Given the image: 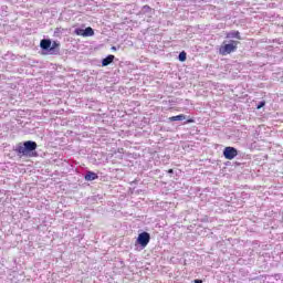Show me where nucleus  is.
Wrapping results in <instances>:
<instances>
[{
  "instance_id": "f257e3e1",
  "label": "nucleus",
  "mask_w": 283,
  "mask_h": 283,
  "mask_svg": "<svg viewBox=\"0 0 283 283\" xmlns=\"http://www.w3.org/2000/svg\"><path fill=\"white\" fill-rule=\"evenodd\" d=\"M238 45H240V41H223L221 46L219 48V54H221V56H227V54H233V52L238 51Z\"/></svg>"
},
{
  "instance_id": "f03ea898",
  "label": "nucleus",
  "mask_w": 283,
  "mask_h": 283,
  "mask_svg": "<svg viewBox=\"0 0 283 283\" xmlns=\"http://www.w3.org/2000/svg\"><path fill=\"white\" fill-rule=\"evenodd\" d=\"M36 147V142L28 140L23 144H18L14 151L18 156H28L30 151H35Z\"/></svg>"
},
{
  "instance_id": "7ed1b4c3",
  "label": "nucleus",
  "mask_w": 283,
  "mask_h": 283,
  "mask_svg": "<svg viewBox=\"0 0 283 283\" xmlns=\"http://www.w3.org/2000/svg\"><path fill=\"white\" fill-rule=\"evenodd\" d=\"M151 240V235L148 232H142L138 234L137 238V244H140L143 249L149 244V241Z\"/></svg>"
},
{
  "instance_id": "20e7f679",
  "label": "nucleus",
  "mask_w": 283,
  "mask_h": 283,
  "mask_svg": "<svg viewBox=\"0 0 283 283\" xmlns=\"http://www.w3.org/2000/svg\"><path fill=\"white\" fill-rule=\"evenodd\" d=\"M223 156L226 160H233L238 156V149L235 147L227 146L223 149Z\"/></svg>"
},
{
  "instance_id": "39448f33",
  "label": "nucleus",
  "mask_w": 283,
  "mask_h": 283,
  "mask_svg": "<svg viewBox=\"0 0 283 283\" xmlns=\"http://www.w3.org/2000/svg\"><path fill=\"white\" fill-rule=\"evenodd\" d=\"M74 34L76 36H94V29L92 27H87L86 29H75Z\"/></svg>"
},
{
  "instance_id": "423d86ee",
  "label": "nucleus",
  "mask_w": 283,
  "mask_h": 283,
  "mask_svg": "<svg viewBox=\"0 0 283 283\" xmlns=\"http://www.w3.org/2000/svg\"><path fill=\"white\" fill-rule=\"evenodd\" d=\"M40 48L42 50H50V48H52V40L50 39H43L40 42Z\"/></svg>"
},
{
  "instance_id": "0eeeda50",
  "label": "nucleus",
  "mask_w": 283,
  "mask_h": 283,
  "mask_svg": "<svg viewBox=\"0 0 283 283\" xmlns=\"http://www.w3.org/2000/svg\"><path fill=\"white\" fill-rule=\"evenodd\" d=\"M59 48H61V43L53 41L51 42L50 52L51 54H59Z\"/></svg>"
},
{
  "instance_id": "6e6552de",
  "label": "nucleus",
  "mask_w": 283,
  "mask_h": 283,
  "mask_svg": "<svg viewBox=\"0 0 283 283\" xmlns=\"http://www.w3.org/2000/svg\"><path fill=\"white\" fill-rule=\"evenodd\" d=\"M226 39H238V41H242V35H240V31H232L227 33Z\"/></svg>"
},
{
  "instance_id": "1a4fd4ad",
  "label": "nucleus",
  "mask_w": 283,
  "mask_h": 283,
  "mask_svg": "<svg viewBox=\"0 0 283 283\" xmlns=\"http://www.w3.org/2000/svg\"><path fill=\"white\" fill-rule=\"evenodd\" d=\"M84 179L87 181L98 180V175L94 171H87Z\"/></svg>"
},
{
  "instance_id": "9d476101",
  "label": "nucleus",
  "mask_w": 283,
  "mask_h": 283,
  "mask_svg": "<svg viewBox=\"0 0 283 283\" xmlns=\"http://www.w3.org/2000/svg\"><path fill=\"white\" fill-rule=\"evenodd\" d=\"M114 59H115L114 55H108V56H106V57L102 61L103 67H107V65L114 63Z\"/></svg>"
},
{
  "instance_id": "9b49d317",
  "label": "nucleus",
  "mask_w": 283,
  "mask_h": 283,
  "mask_svg": "<svg viewBox=\"0 0 283 283\" xmlns=\"http://www.w3.org/2000/svg\"><path fill=\"white\" fill-rule=\"evenodd\" d=\"M185 118H187V116H185L184 114H180V115H176V116L169 117V120L171 123H174L176 120H185Z\"/></svg>"
},
{
  "instance_id": "f8f14e48",
  "label": "nucleus",
  "mask_w": 283,
  "mask_h": 283,
  "mask_svg": "<svg viewBox=\"0 0 283 283\" xmlns=\"http://www.w3.org/2000/svg\"><path fill=\"white\" fill-rule=\"evenodd\" d=\"M179 61L181 63H185V61H187V52L182 51L179 53Z\"/></svg>"
},
{
  "instance_id": "ddd939ff",
  "label": "nucleus",
  "mask_w": 283,
  "mask_h": 283,
  "mask_svg": "<svg viewBox=\"0 0 283 283\" xmlns=\"http://www.w3.org/2000/svg\"><path fill=\"white\" fill-rule=\"evenodd\" d=\"M264 105H266V102H260L256 106V109H262V107H264Z\"/></svg>"
},
{
  "instance_id": "4468645a",
  "label": "nucleus",
  "mask_w": 283,
  "mask_h": 283,
  "mask_svg": "<svg viewBox=\"0 0 283 283\" xmlns=\"http://www.w3.org/2000/svg\"><path fill=\"white\" fill-rule=\"evenodd\" d=\"M195 123L193 118L187 119L186 124Z\"/></svg>"
},
{
  "instance_id": "2eb2a0df",
  "label": "nucleus",
  "mask_w": 283,
  "mask_h": 283,
  "mask_svg": "<svg viewBox=\"0 0 283 283\" xmlns=\"http://www.w3.org/2000/svg\"><path fill=\"white\" fill-rule=\"evenodd\" d=\"M168 174H174V169H168Z\"/></svg>"
},
{
  "instance_id": "dca6fc26",
  "label": "nucleus",
  "mask_w": 283,
  "mask_h": 283,
  "mask_svg": "<svg viewBox=\"0 0 283 283\" xmlns=\"http://www.w3.org/2000/svg\"><path fill=\"white\" fill-rule=\"evenodd\" d=\"M195 283H202V280H195Z\"/></svg>"
}]
</instances>
